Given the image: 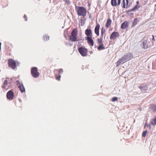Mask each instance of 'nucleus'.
<instances>
[{
	"instance_id": "nucleus-13",
	"label": "nucleus",
	"mask_w": 156,
	"mask_h": 156,
	"mask_svg": "<svg viewBox=\"0 0 156 156\" xmlns=\"http://www.w3.org/2000/svg\"><path fill=\"white\" fill-rule=\"evenodd\" d=\"M85 34L87 37H91L92 36V31L91 29H87L85 30Z\"/></svg>"
},
{
	"instance_id": "nucleus-32",
	"label": "nucleus",
	"mask_w": 156,
	"mask_h": 156,
	"mask_svg": "<svg viewBox=\"0 0 156 156\" xmlns=\"http://www.w3.org/2000/svg\"><path fill=\"white\" fill-rule=\"evenodd\" d=\"M46 39V41H48L49 40V36L48 35H45Z\"/></svg>"
},
{
	"instance_id": "nucleus-10",
	"label": "nucleus",
	"mask_w": 156,
	"mask_h": 156,
	"mask_svg": "<svg viewBox=\"0 0 156 156\" xmlns=\"http://www.w3.org/2000/svg\"><path fill=\"white\" fill-rule=\"evenodd\" d=\"M119 36V34L118 32L114 31L112 33L110 38L111 40H115L117 37H118Z\"/></svg>"
},
{
	"instance_id": "nucleus-28",
	"label": "nucleus",
	"mask_w": 156,
	"mask_h": 156,
	"mask_svg": "<svg viewBox=\"0 0 156 156\" xmlns=\"http://www.w3.org/2000/svg\"><path fill=\"white\" fill-rule=\"evenodd\" d=\"M64 1L66 4L67 5H69L70 3V2L69 0H63Z\"/></svg>"
},
{
	"instance_id": "nucleus-14",
	"label": "nucleus",
	"mask_w": 156,
	"mask_h": 156,
	"mask_svg": "<svg viewBox=\"0 0 156 156\" xmlns=\"http://www.w3.org/2000/svg\"><path fill=\"white\" fill-rule=\"evenodd\" d=\"M96 24L97 25L94 29V32L97 36H99V30L100 26L98 23H97Z\"/></svg>"
},
{
	"instance_id": "nucleus-34",
	"label": "nucleus",
	"mask_w": 156,
	"mask_h": 156,
	"mask_svg": "<svg viewBox=\"0 0 156 156\" xmlns=\"http://www.w3.org/2000/svg\"><path fill=\"white\" fill-rule=\"evenodd\" d=\"M23 17L25 19V20L26 21H27V16H26V15L25 14L24 15Z\"/></svg>"
},
{
	"instance_id": "nucleus-33",
	"label": "nucleus",
	"mask_w": 156,
	"mask_h": 156,
	"mask_svg": "<svg viewBox=\"0 0 156 156\" xmlns=\"http://www.w3.org/2000/svg\"><path fill=\"white\" fill-rule=\"evenodd\" d=\"M16 83L17 85H19L20 84H21V83H20V82L19 80H17L16 82Z\"/></svg>"
},
{
	"instance_id": "nucleus-6",
	"label": "nucleus",
	"mask_w": 156,
	"mask_h": 156,
	"mask_svg": "<svg viewBox=\"0 0 156 156\" xmlns=\"http://www.w3.org/2000/svg\"><path fill=\"white\" fill-rule=\"evenodd\" d=\"M78 51L83 56H85L87 55V50L84 47H81L78 48Z\"/></svg>"
},
{
	"instance_id": "nucleus-31",
	"label": "nucleus",
	"mask_w": 156,
	"mask_h": 156,
	"mask_svg": "<svg viewBox=\"0 0 156 156\" xmlns=\"http://www.w3.org/2000/svg\"><path fill=\"white\" fill-rule=\"evenodd\" d=\"M112 101H117V100L118 99V98H117L116 97H114L112 98Z\"/></svg>"
},
{
	"instance_id": "nucleus-35",
	"label": "nucleus",
	"mask_w": 156,
	"mask_h": 156,
	"mask_svg": "<svg viewBox=\"0 0 156 156\" xmlns=\"http://www.w3.org/2000/svg\"><path fill=\"white\" fill-rule=\"evenodd\" d=\"M147 127H148L149 129H150L151 128V125L150 124H148L147 125Z\"/></svg>"
},
{
	"instance_id": "nucleus-4",
	"label": "nucleus",
	"mask_w": 156,
	"mask_h": 156,
	"mask_svg": "<svg viewBox=\"0 0 156 156\" xmlns=\"http://www.w3.org/2000/svg\"><path fill=\"white\" fill-rule=\"evenodd\" d=\"M77 35L78 33L77 29H74L71 32V35L69 36V40L73 42L78 41L79 40L77 39Z\"/></svg>"
},
{
	"instance_id": "nucleus-12",
	"label": "nucleus",
	"mask_w": 156,
	"mask_h": 156,
	"mask_svg": "<svg viewBox=\"0 0 156 156\" xmlns=\"http://www.w3.org/2000/svg\"><path fill=\"white\" fill-rule=\"evenodd\" d=\"M121 0H111V5L114 6H116L117 5H119L121 2Z\"/></svg>"
},
{
	"instance_id": "nucleus-25",
	"label": "nucleus",
	"mask_w": 156,
	"mask_h": 156,
	"mask_svg": "<svg viewBox=\"0 0 156 156\" xmlns=\"http://www.w3.org/2000/svg\"><path fill=\"white\" fill-rule=\"evenodd\" d=\"M147 37L148 38V39H150L151 40V38L152 37V40L153 41H154L156 40V39L154 38V36L153 35H148Z\"/></svg>"
},
{
	"instance_id": "nucleus-22",
	"label": "nucleus",
	"mask_w": 156,
	"mask_h": 156,
	"mask_svg": "<svg viewBox=\"0 0 156 156\" xmlns=\"http://www.w3.org/2000/svg\"><path fill=\"white\" fill-rule=\"evenodd\" d=\"M125 0H123V1H122V3L123 4L122 7L123 8H126V4H125ZM126 0V8H128V3H129V0Z\"/></svg>"
},
{
	"instance_id": "nucleus-27",
	"label": "nucleus",
	"mask_w": 156,
	"mask_h": 156,
	"mask_svg": "<svg viewBox=\"0 0 156 156\" xmlns=\"http://www.w3.org/2000/svg\"><path fill=\"white\" fill-rule=\"evenodd\" d=\"M147 133V131L145 130L144 131L142 134V136L143 137H145L146 136V134Z\"/></svg>"
},
{
	"instance_id": "nucleus-36",
	"label": "nucleus",
	"mask_w": 156,
	"mask_h": 156,
	"mask_svg": "<svg viewBox=\"0 0 156 156\" xmlns=\"http://www.w3.org/2000/svg\"><path fill=\"white\" fill-rule=\"evenodd\" d=\"M103 35H102V34H101V36H100V39H102V38L103 37Z\"/></svg>"
},
{
	"instance_id": "nucleus-9",
	"label": "nucleus",
	"mask_w": 156,
	"mask_h": 156,
	"mask_svg": "<svg viewBox=\"0 0 156 156\" xmlns=\"http://www.w3.org/2000/svg\"><path fill=\"white\" fill-rule=\"evenodd\" d=\"M14 94L12 90H11L7 93L6 96L7 98L10 100H12L13 98Z\"/></svg>"
},
{
	"instance_id": "nucleus-29",
	"label": "nucleus",
	"mask_w": 156,
	"mask_h": 156,
	"mask_svg": "<svg viewBox=\"0 0 156 156\" xmlns=\"http://www.w3.org/2000/svg\"><path fill=\"white\" fill-rule=\"evenodd\" d=\"M98 43L101 44L102 43V39L98 38Z\"/></svg>"
},
{
	"instance_id": "nucleus-21",
	"label": "nucleus",
	"mask_w": 156,
	"mask_h": 156,
	"mask_svg": "<svg viewBox=\"0 0 156 156\" xmlns=\"http://www.w3.org/2000/svg\"><path fill=\"white\" fill-rule=\"evenodd\" d=\"M112 23V20L110 19H108L107 20L106 24V27L107 28H108L109 26L111 25Z\"/></svg>"
},
{
	"instance_id": "nucleus-37",
	"label": "nucleus",
	"mask_w": 156,
	"mask_h": 156,
	"mask_svg": "<svg viewBox=\"0 0 156 156\" xmlns=\"http://www.w3.org/2000/svg\"><path fill=\"white\" fill-rule=\"evenodd\" d=\"M91 14H90L89 16V18L90 19L91 18Z\"/></svg>"
},
{
	"instance_id": "nucleus-24",
	"label": "nucleus",
	"mask_w": 156,
	"mask_h": 156,
	"mask_svg": "<svg viewBox=\"0 0 156 156\" xmlns=\"http://www.w3.org/2000/svg\"><path fill=\"white\" fill-rule=\"evenodd\" d=\"M8 81L7 80H5L3 83V86L2 87L3 88L5 89L7 86Z\"/></svg>"
},
{
	"instance_id": "nucleus-3",
	"label": "nucleus",
	"mask_w": 156,
	"mask_h": 156,
	"mask_svg": "<svg viewBox=\"0 0 156 156\" xmlns=\"http://www.w3.org/2000/svg\"><path fill=\"white\" fill-rule=\"evenodd\" d=\"M76 10L78 16H83L84 17L86 15L87 11L86 9L83 7H76Z\"/></svg>"
},
{
	"instance_id": "nucleus-40",
	"label": "nucleus",
	"mask_w": 156,
	"mask_h": 156,
	"mask_svg": "<svg viewBox=\"0 0 156 156\" xmlns=\"http://www.w3.org/2000/svg\"><path fill=\"white\" fill-rule=\"evenodd\" d=\"M18 62V65L19 66L20 63H19V62Z\"/></svg>"
},
{
	"instance_id": "nucleus-2",
	"label": "nucleus",
	"mask_w": 156,
	"mask_h": 156,
	"mask_svg": "<svg viewBox=\"0 0 156 156\" xmlns=\"http://www.w3.org/2000/svg\"><path fill=\"white\" fill-rule=\"evenodd\" d=\"M152 43L151 40L148 39L147 37H145L143 39L142 45L144 48L147 49L152 45Z\"/></svg>"
},
{
	"instance_id": "nucleus-5",
	"label": "nucleus",
	"mask_w": 156,
	"mask_h": 156,
	"mask_svg": "<svg viewBox=\"0 0 156 156\" xmlns=\"http://www.w3.org/2000/svg\"><path fill=\"white\" fill-rule=\"evenodd\" d=\"M31 73L32 75L34 78L38 77L39 76V73L38 72L37 68L36 67L32 68Z\"/></svg>"
},
{
	"instance_id": "nucleus-19",
	"label": "nucleus",
	"mask_w": 156,
	"mask_h": 156,
	"mask_svg": "<svg viewBox=\"0 0 156 156\" xmlns=\"http://www.w3.org/2000/svg\"><path fill=\"white\" fill-rule=\"evenodd\" d=\"M139 19L140 18H136L134 19L132 23V27H134L137 24V23L139 22Z\"/></svg>"
},
{
	"instance_id": "nucleus-16",
	"label": "nucleus",
	"mask_w": 156,
	"mask_h": 156,
	"mask_svg": "<svg viewBox=\"0 0 156 156\" xmlns=\"http://www.w3.org/2000/svg\"><path fill=\"white\" fill-rule=\"evenodd\" d=\"M58 72L59 74L58 75H56L55 78L56 80H60L61 76L59 74H62V73L63 72V69H59Z\"/></svg>"
},
{
	"instance_id": "nucleus-38",
	"label": "nucleus",
	"mask_w": 156,
	"mask_h": 156,
	"mask_svg": "<svg viewBox=\"0 0 156 156\" xmlns=\"http://www.w3.org/2000/svg\"><path fill=\"white\" fill-rule=\"evenodd\" d=\"M1 43L0 42V50L1 49Z\"/></svg>"
},
{
	"instance_id": "nucleus-20",
	"label": "nucleus",
	"mask_w": 156,
	"mask_h": 156,
	"mask_svg": "<svg viewBox=\"0 0 156 156\" xmlns=\"http://www.w3.org/2000/svg\"><path fill=\"white\" fill-rule=\"evenodd\" d=\"M150 109L153 112H156V105L151 104L150 105Z\"/></svg>"
},
{
	"instance_id": "nucleus-17",
	"label": "nucleus",
	"mask_w": 156,
	"mask_h": 156,
	"mask_svg": "<svg viewBox=\"0 0 156 156\" xmlns=\"http://www.w3.org/2000/svg\"><path fill=\"white\" fill-rule=\"evenodd\" d=\"M129 26L128 23L127 21H125L121 24V28L122 29H125Z\"/></svg>"
},
{
	"instance_id": "nucleus-7",
	"label": "nucleus",
	"mask_w": 156,
	"mask_h": 156,
	"mask_svg": "<svg viewBox=\"0 0 156 156\" xmlns=\"http://www.w3.org/2000/svg\"><path fill=\"white\" fill-rule=\"evenodd\" d=\"M9 66L13 69H14L16 68V62L12 59H9L8 60Z\"/></svg>"
},
{
	"instance_id": "nucleus-26",
	"label": "nucleus",
	"mask_w": 156,
	"mask_h": 156,
	"mask_svg": "<svg viewBox=\"0 0 156 156\" xmlns=\"http://www.w3.org/2000/svg\"><path fill=\"white\" fill-rule=\"evenodd\" d=\"M151 124L154 126L156 125V117L152 120Z\"/></svg>"
},
{
	"instance_id": "nucleus-39",
	"label": "nucleus",
	"mask_w": 156,
	"mask_h": 156,
	"mask_svg": "<svg viewBox=\"0 0 156 156\" xmlns=\"http://www.w3.org/2000/svg\"><path fill=\"white\" fill-rule=\"evenodd\" d=\"M136 3L137 4H138L139 3V1H137Z\"/></svg>"
},
{
	"instance_id": "nucleus-18",
	"label": "nucleus",
	"mask_w": 156,
	"mask_h": 156,
	"mask_svg": "<svg viewBox=\"0 0 156 156\" xmlns=\"http://www.w3.org/2000/svg\"><path fill=\"white\" fill-rule=\"evenodd\" d=\"M18 87L20 89L21 93H23L25 91V89L23 83H21V84L19 85Z\"/></svg>"
},
{
	"instance_id": "nucleus-8",
	"label": "nucleus",
	"mask_w": 156,
	"mask_h": 156,
	"mask_svg": "<svg viewBox=\"0 0 156 156\" xmlns=\"http://www.w3.org/2000/svg\"><path fill=\"white\" fill-rule=\"evenodd\" d=\"M140 7V5H136L132 9L126 11V13L129 16H131L133 14V13L131 12V11H134Z\"/></svg>"
},
{
	"instance_id": "nucleus-1",
	"label": "nucleus",
	"mask_w": 156,
	"mask_h": 156,
	"mask_svg": "<svg viewBox=\"0 0 156 156\" xmlns=\"http://www.w3.org/2000/svg\"><path fill=\"white\" fill-rule=\"evenodd\" d=\"M133 57V55L132 53H126L117 62L116 66L118 67L120 65L123 64L125 62L131 59Z\"/></svg>"
},
{
	"instance_id": "nucleus-15",
	"label": "nucleus",
	"mask_w": 156,
	"mask_h": 156,
	"mask_svg": "<svg viewBox=\"0 0 156 156\" xmlns=\"http://www.w3.org/2000/svg\"><path fill=\"white\" fill-rule=\"evenodd\" d=\"M87 40L88 44L92 46H93L94 44V41L91 38V37H87Z\"/></svg>"
},
{
	"instance_id": "nucleus-23",
	"label": "nucleus",
	"mask_w": 156,
	"mask_h": 156,
	"mask_svg": "<svg viewBox=\"0 0 156 156\" xmlns=\"http://www.w3.org/2000/svg\"><path fill=\"white\" fill-rule=\"evenodd\" d=\"M105 49V48L103 46V44L102 43L98 48V50H100L102 49Z\"/></svg>"
},
{
	"instance_id": "nucleus-11",
	"label": "nucleus",
	"mask_w": 156,
	"mask_h": 156,
	"mask_svg": "<svg viewBox=\"0 0 156 156\" xmlns=\"http://www.w3.org/2000/svg\"><path fill=\"white\" fill-rule=\"evenodd\" d=\"M138 87L140 89L142 92H144L147 89L148 86L146 84H142L140 86H138Z\"/></svg>"
},
{
	"instance_id": "nucleus-30",
	"label": "nucleus",
	"mask_w": 156,
	"mask_h": 156,
	"mask_svg": "<svg viewBox=\"0 0 156 156\" xmlns=\"http://www.w3.org/2000/svg\"><path fill=\"white\" fill-rule=\"evenodd\" d=\"M105 32V30L104 29V28L102 27L101 30V34L103 35Z\"/></svg>"
}]
</instances>
